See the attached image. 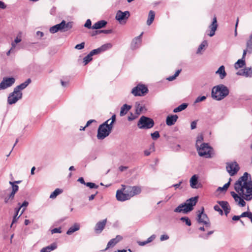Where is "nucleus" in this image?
<instances>
[{
	"mask_svg": "<svg viewBox=\"0 0 252 252\" xmlns=\"http://www.w3.org/2000/svg\"><path fill=\"white\" fill-rule=\"evenodd\" d=\"M234 189L241 196L238 201V204L244 207L246 202L244 199L250 201L252 199V181L251 175L245 172L234 184Z\"/></svg>",
	"mask_w": 252,
	"mask_h": 252,
	"instance_id": "nucleus-1",
	"label": "nucleus"
},
{
	"mask_svg": "<svg viewBox=\"0 0 252 252\" xmlns=\"http://www.w3.org/2000/svg\"><path fill=\"white\" fill-rule=\"evenodd\" d=\"M229 93L228 88L224 85L220 84L213 88L211 94L214 99L221 100L227 96Z\"/></svg>",
	"mask_w": 252,
	"mask_h": 252,
	"instance_id": "nucleus-2",
	"label": "nucleus"
},
{
	"mask_svg": "<svg viewBox=\"0 0 252 252\" xmlns=\"http://www.w3.org/2000/svg\"><path fill=\"white\" fill-rule=\"evenodd\" d=\"M197 201V197H191L188 199L184 204L179 205L174 210V212L187 214L193 210V207L196 205Z\"/></svg>",
	"mask_w": 252,
	"mask_h": 252,
	"instance_id": "nucleus-3",
	"label": "nucleus"
},
{
	"mask_svg": "<svg viewBox=\"0 0 252 252\" xmlns=\"http://www.w3.org/2000/svg\"><path fill=\"white\" fill-rule=\"evenodd\" d=\"M197 151L200 157L210 158L213 152L212 148L208 144L203 143L196 147Z\"/></svg>",
	"mask_w": 252,
	"mask_h": 252,
	"instance_id": "nucleus-4",
	"label": "nucleus"
},
{
	"mask_svg": "<svg viewBox=\"0 0 252 252\" xmlns=\"http://www.w3.org/2000/svg\"><path fill=\"white\" fill-rule=\"evenodd\" d=\"M71 28V23L68 22L66 23L65 21L63 20L61 23L51 27L49 29V32L52 33H56L59 31L66 32Z\"/></svg>",
	"mask_w": 252,
	"mask_h": 252,
	"instance_id": "nucleus-5",
	"label": "nucleus"
},
{
	"mask_svg": "<svg viewBox=\"0 0 252 252\" xmlns=\"http://www.w3.org/2000/svg\"><path fill=\"white\" fill-rule=\"evenodd\" d=\"M154 124L152 119L142 116L137 123V126L140 129H150L154 126Z\"/></svg>",
	"mask_w": 252,
	"mask_h": 252,
	"instance_id": "nucleus-6",
	"label": "nucleus"
},
{
	"mask_svg": "<svg viewBox=\"0 0 252 252\" xmlns=\"http://www.w3.org/2000/svg\"><path fill=\"white\" fill-rule=\"evenodd\" d=\"M112 130L111 126L108 127L105 124L100 125L97 129V139L99 140L104 139L110 134Z\"/></svg>",
	"mask_w": 252,
	"mask_h": 252,
	"instance_id": "nucleus-7",
	"label": "nucleus"
},
{
	"mask_svg": "<svg viewBox=\"0 0 252 252\" xmlns=\"http://www.w3.org/2000/svg\"><path fill=\"white\" fill-rule=\"evenodd\" d=\"M197 220L198 223L204 224L206 227L209 228L211 226V223L209 218H208L207 215L204 213L203 207L201 208V211H198Z\"/></svg>",
	"mask_w": 252,
	"mask_h": 252,
	"instance_id": "nucleus-8",
	"label": "nucleus"
},
{
	"mask_svg": "<svg viewBox=\"0 0 252 252\" xmlns=\"http://www.w3.org/2000/svg\"><path fill=\"white\" fill-rule=\"evenodd\" d=\"M148 91L147 88L145 85L139 84L132 89L131 93L134 96H142L147 93Z\"/></svg>",
	"mask_w": 252,
	"mask_h": 252,
	"instance_id": "nucleus-9",
	"label": "nucleus"
},
{
	"mask_svg": "<svg viewBox=\"0 0 252 252\" xmlns=\"http://www.w3.org/2000/svg\"><path fill=\"white\" fill-rule=\"evenodd\" d=\"M22 97V93L21 92H16L14 90L13 92L10 94L7 98V102L9 104L15 103L18 100Z\"/></svg>",
	"mask_w": 252,
	"mask_h": 252,
	"instance_id": "nucleus-10",
	"label": "nucleus"
},
{
	"mask_svg": "<svg viewBox=\"0 0 252 252\" xmlns=\"http://www.w3.org/2000/svg\"><path fill=\"white\" fill-rule=\"evenodd\" d=\"M122 189L120 190H118L116 192V197L118 200L120 201H125L130 199L128 194L126 192V188L125 185H122Z\"/></svg>",
	"mask_w": 252,
	"mask_h": 252,
	"instance_id": "nucleus-11",
	"label": "nucleus"
},
{
	"mask_svg": "<svg viewBox=\"0 0 252 252\" xmlns=\"http://www.w3.org/2000/svg\"><path fill=\"white\" fill-rule=\"evenodd\" d=\"M239 169L238 164L235 161L227 164L226 170L231 176L235 175L238 172Z\"/></svg>",
	"mask_w": 252,
	"mask_h": 252,
	"instance_id": "nucleus-12",
	"label": "nucleus"
},
{
	"mask_svg": "<svg viewBox=\"0 0 252 252\" xmlns=\"http://www.w3.org/2000/svg\"><path fill=\"white\" fill-rule=\"evenodd\" d=\"M15 81V79L13 77H4L0 83V90L5 89L11 86Z\"/></svg>",
	"mask_w": 252,
	"mask_h": 252,
	"instance_id": "nucleus-13",
	"label": "nucleus"
},
{
	"mask_svg": "<svg viewBox=\"0 0 252 252\" xmlns=\"http://www.w3.org/2000/svg\"><path fill=\"white\" fill-rule=\"evenodd\" d=\"M126 192L128 194V196L130 199L132 197L140 194L141 192V189L139 186H129L126 188Z\"/></svg>",
	"mask_w": 252,
	"mask_h": 252,
	"instance_id": "nucleus-14",
	"label": "nucleus"
},
{
	"mask_svg": "<svg viewBox=\"0 0 252 252\" xmlns=\"http://www.w3.org/2000/svg\"><path fill=\"white\" fill-rule=\"evenodd\" d=\"M129 16L130 13L129 11H126L125 12H122L121 10H119L116 13L115 18L120 23H122L123 21L126 20Z\"/></svg>",
	"mask_w": 252,
	"mask_h": 252,
	"instance_id": "nucleus-15",
	"label": "nucleus"
},
{
	"mask_svg": "<svg viewBox=\"0 0 252 252\" xmlns=\"http://www.w3.org/2000/svg\"><path fill=\"white\" fill-rule=\"evenodd\" d=\"M107 222V219H105L103 220L98 221L95 225L94 230L96 233H101L104 228Z\"/></svg>",
	"mask_w": 252,
	"mask_h": 252,
	"instance_id": "nucleus-16",
	"label": "nucleus"
},
{
	"mask_svg": "<svg viewBox=\"0 0 252 252\" xmlns=\"http://www.w3.org/2000/svg\"><path fill=\"white\" fill-rule=\"evenodd\" d=\"M237 74L244 76L246 77H251L252 76V68L246 67L243 69L239 70L237 73Z\"/></svg>",
	"mask_w": 252,
	"mask_h": 252,
	"instance_id": "nucleus-17",
	"label": "nucleus"
},
{
	"mask_svg": "<svg viewBox=\"0 0 252 252\" xmlns=\"http://www.w3.org/2000/svg\"><path fill=\"white\" fill-rule=\"evenodd\" d=\"M143 32H142L141 34L135 38H134L131 44V47L132 49H136L139 47L141 43V36Z\"/></svg>",
	"mask_w": 252,
	"mask_h": 252,
	"instance_id": "nucleus-18",
	"label": "nucleus"
},
{
	"mask_svg": "<svg viewBox=\"0 0 252 252\" xmlns=\"http://www.w3.org/2000/svg\"><path fill=\"white\" fill-rule=\"evenodd\" d=\"M218 27L217 20L216 17L213 18L212 24L209 26V28L210 29V32L208 34L210 36H213L215 34V32Z\"/></svg>",
	"mask_w": 252,
	"mask_h": 252,
	"instance_id": "nucleus-19",
	"label": "nucleus"
},
{
	"mask_svg": "<svg viewBox=\"0 0 252 252\" xmlns=\"http://www.w3.org/2000/svg\"><path fill=\"white\" fill-rule=\"evenodd\" d=\"M178 117L177 115L168 116L166 120V124L168 126H171L175 124L178 120Z\"/></svg>",
	"mask_w": 252,
	"mask_h": 252,
	"instance_id": "nucleus-20",
	"label": "nucleus"
},
{
	"mask_svg": "<svg viewBox=\"0 0 252 252\" xmlns=\"http://www.w3.org/2000/svg\"><path fill=\"white\" fill-rule=\"evenodd\" d=\"M122 237L120 235H117L116 238L112 239L107 244L106 250L108 248L113 247L117 243L122 239Z\"/></svg>",
	"mask_w": 252,
	"mask_h": 252,
	"instance_id": "nucleus-21",
	"label": "nucleus"
},
{
	"mask_svg": "<svg viewBox=\"0 0 252 252\" xmlns=\"http://www.w3.org/2000/svg\"><path fill=\"white\" fill-rule=\"evenodd\" d=\"M218 203L220 205V206H221V208L223 209L225 215H227L230 212V208L228 203L227 201H218Z\"/></svg>",
	"mask_w": 252,
	"mask_h": 252,
	"instance_id": "nucleus-22",
	"label": "nucleus"
},
{
	"mask_svg": "<svg viewBox=\"0 0 252 252\" xmlns=\"http://www.w3.org/2000/svg\"><path fill=\"white\" fill-rule=\"evenodd\" d=\"M31 82V79L29 78L25 82L15 87L14 90L16 92H21V91L26 88Z\"/></svg>",
	"mask_w": 252,
	"mask_h": 252,
	"instance_id": "nucleus-23",
	"label": "nucleus"
},
{
	"mask_svg": "<svg viewBox=\"0 0 252 252\" xmlns=\"http://www.w3.org/2000/svg\"><path fill=\"white\" fill-rule=\"evenodd\" d=\"M135 108V113L137 115L141 113H145L147 110L144 105L138 103H136Z\"/></svg>",
	"mask_w": 252,
	"mask_h": 252,
	"instance_id": "nucleus-24",
	"label": "nucleus"
},
{
	"mask_svg": "<svg viewBox=\"0 0 252 252\" xmlns=\"http://www.w3.org/2000/svg\"><path fill=\"white\" fill-rule=\"evenodd\" d=\"M190 186L193 189H197L199 188L197 186L198 184V178L196 175H194L190 179Z\"/></svg>",
	"mask_w": 252,
	"mask_h": 252,
	"instance_id": "nucleus-25",
	"label": "nucleus"
},
{
	"mask_svg": "<svg viewBox=\"0 0 252 252\" xmlns=\"http://www.w3.org/2000/svg\"><path fill=\"white\" fill-rule=\"evenodd\" d=\"M80 227V224L78 223H75L71 226L66 232L67 235H71L74 232L79 230Z\"/></svg>",
	"mask_w": 252,
	"mask_h": 252,
	"instance_id": "nucleus-26",
	"label": "nucleus"
},
{
	"mask_svg": "<svg viewBox=\"0 0 252 252\" xmlns=\"http://www.w3.org/2000/svg\"><path fill=\"white\" fill-rule=\"evenodd\" d=\"M107 24V22L104 20L99 21L93 25V29H99L104 27Z\"/></svg>",
	"mask_w": 252,
	"mask_h": 252,
	"instance_id": "nucleus-27",
	"label": "nucleus"
},
{
	"mask_svg": "<svg viewBox=\"0 0 252 252\" xmlns=\"http://www.w3.org/2000/svg\"><path fill=\"white\" fill-rule=\"evenodd\" d=\"M216 73L219 75L220 78L221 79L224 78L226 75L224 66L223 65L220 66L216 72Z\"/></svg>",
	"mask_w": 252,
	"mask_h": 252,
	"instance_id": "nucleus-28",
	"label": "nucleus"
},
{
	"mask_svg": "<svg viewBox=\"0 0 252 252\" xmlns=\"http://www.w3.org/2000/svg\"><path fill=\"white\" fill-rule=\"evenodd\" d=\"M57 248L56 243H53L51 245L43 248L40 252H51V251L55 250Z\"/></svg>",
	"mask_w": 252,
	"mask_h": 252,
	"instance_id": "nucleus-29",
	"label": "nucleus"
},
{
	"mask_svg": "<svg viewBox=\"0 0 252 252\" xmlns=\"http://www.w3.org/2000/svg\"><path fill=\"white\" fill-rule=\"evenodd\" d=\"M1 197L4 199L5 204L11 203L14 198L13 194L10 193L7 195H2Z\"/></svg>",
	"mask_w": 252,
	"mask_h": 252,
	"instance_id": "nucleus-30",
	"label": "nucleus"
},
{
	"mask_svg": "<svg viewBox=\"0 0 252 252\" xmlns=\"http://www.w3.org/2000/svg\"><path fill=\"white\" fill-rule=\"evenodd\" d=\"M131 106L127 105L126 104H124L121 108L120 115L121 116H123L125 115L127 112L130 109Z\"/></svg>",
	"mask_w": 252,
	"mask_h": 252,
	"instance_id": "nucleus-31",
	"label": "nucleus"
},
{
	"mask_svg": "<svg viewBox=\"0 0 252 252\" xmlns=\"http://www.w3.org/2000/svg\"><path fill=\"white\" fill-rule=\"evenodd\" d=\"M155 12L152 10H150L149 13L148 19L147 21V24L149 26L153 23L155 18Z\"/></svg>",
	"mask_w": 252,
	"mask_h": 252,
	"instance_id": "nucleus-32",
	"label": "nucleus"
},
{
	"mask_svg": "<svg viewBox=\"0 0 252 252\" xmlns=\"http://www.w3.org/2000/svg\"><path fill=\"white\" fill-rule=\"evenodd\" d=\"M245 65V60L241 59L238 60L234 64V67L236 69H238L243 67Z\"/></svg>",
	"mask_w": 252,
	"mask_h": 252,
	"instance_id": "nucleus-33",
	"label": "nucleus"
},
{
	"mask_svg": "<svg viewBox=\"0 0 252 252\" xmlns=\"http://www.w3.org/2000/svg\"><path fill=\"white\" fill-rule=\"evenodd\" d=\"M28 204H29V203L27 201H24V202L21 205H20V203L18 204V205H19V207L17 209V213H19L20 210L22 208H23V210L21 211V212L20 214V216H21L23 213V212L25 211L26 208L28 206Z\"/></svg>",
	"mask_w": 252,
	"mask_h": 252,
	"instance_id": "nucleus-34",
	"label": "nucleus"
},
{
	"mask_svg": "<svg viewBox=\"0 0 252 252\" xmlns=\"http://www.w3.org/2000/svg\"><path fill=\"white\" fill-rule=\"evenodd\" d=\"M187 107H188V104L187 103H183V104L180 105L177 107L175 108L173 110V112L174 113H177L179 112H181V111L185 110V109H186Z\"/></svg>",
	"mask_w": 252,
	"mask_h": 252,
	"instance_id": "nucleus-35",
	"label": "nucleus"
},
{
	"mask_svg": "<svg viewBox=\"0 0 252 252\" xmlns=\"http://www.w3.org/2000/svg\"><path fill=\"white\" fill-rule=\"evenodd\" d=\"M112 47V44L110 43H106L102 45L99 47L100 51L101 52L106 51Z\"/></svg>",
	"mask_w": 252,
	"mask_h": 252,
	"instance_id": "nucleus-36",
	"label": "nucleus"
},
{
	"mask_svg": "<svg viewBox=\"0 0 252 252\" xmlns=\"http://www.w3.org/2000/svg\"><path fill=\"white\" fill-rule=\"evenodd\" d=\"M62 192V190L60 189H56L50 195V198L52 199L55 198L57 195Z\"/></svg>",
	"mask_w": 252,
	"mask_h": 252,
	"instance_id": "nucleus-37",
	"label": "nucleus"
},
{
	"mask_svg": "<svg viewBox=\"0 0 252 252\" xmlns=\"http://www.w3.org/2000/svg\"><path fill=\"white\" fill-rule=\"evenodd\" d=\"M208 45L207 41L206 40H204L201 44L199 45L197 51V54H199L201 53V50H202L205 47L207 46Z\"/></svg>",
	"mask_w": 252,
	"mask_h": 252,
	"instance_id": "nucleus-38",
	"label": "nucleus"
},
{
	"mask_svg": "<svg viewBox=\"0 0 252 252\" xmlns=\"http://www.w3.org/2000/svg\"><path fill=\"white\" fill-rule=\"evenodd\" d=\"M22 39L21 36H17L14 39V41L11 43V48L14 49L16 47L17 44L19 43L21 41Z\"/></svg>",
	"mask_w": 252,
	"mask_h": 252,
	"instance_id": "nucleus-39",
	"label": "nucleus"
},
{
	"mask_svg": "<svg viewBox=\"0 0 252 252\" xmlns=\"http://www.w3.org/2000/svg\"><path fill=\"white\" fill-rule=\"evenodd\" d=\"M9 184L12 185V191L10 193L13 194L15 196L16 192L18 190L19 187L14 184V183L10 182Z\"/></svg>",
	"mask_w": 252,
	"mask_h": 252,
	"instance_id": "nucleus-40",
	"label": "nucleus"
},
{
	"mask_svg": "<svg viewBox=\"0 0 252 252\" xmlns=\"http://www.w3.org/2000/svg\"><path fill=\"white\" fill-rule=\"evenodd\" d=\"M231 180V178H230L229 182L228 183H226L222 187H219L217 190L218 191H226L230 185V183Z\"/></svg>",
	"mask_w": 252,
	"mask_h": 252,
	"instance_id": "nucleus-41",
	"label": "nucleus"
},
{
	"mask_svg": "<svg viewBox=\"0 0 252 252\" xmlns=\"http://www.w3.org/2000/svg\"><path fill=\"white\" fill-rule=\"evenodd\" d=\"M181 71V69H179V70H177L176 72H175V73L174 74V75L169 76V77H168L167 78V79L169 81H172L174 80L179 75V74H180Z\"/></svg>",
	"mask_w": 252,
	"mask_h": 252,
	"instance_id": "nucleus-42",
	"label": "nucleus"
},
{
	"mask_svg": "<svg viewBox=\"0 0 252 252\" xmlns=\"http://www.w3.org/2000/svg\"><path fill=\"white\" fill-rule=\"evenodd\" d=\"M92 55H91V53H90L87 56L84 57L83 59L84 60V63H85V65H86L87 63H88L90 61L92 60Z\"/></svg>",
	"mask_w": 252,
	"mask_h": 252,
	"instance_id": "nucleus-43",
	"label": "nucleus"
},
{
	"mask_svg": "<svg viewBox=\"0 0 252 252\" xmlns=\"http://www.w3.org/2000/svg\"><path fill=\"white\" fill-rule=\"evenodd\" d=\"M180 220L183 222H185L188 226H190L191 224L190 220L187 217H182Z\"/></svg>",
	"mask_w": 252,
	"mask_h": 252,
	"instance_id": "nucleus-44",
	"label": "nucleus"
},
{
	"mask_svg": "<svg viewBox=\"0 0 252 252\" xmlns=\"http://www.w3.org/2000/svg\"><path fill=\"white\" fill-rule=\"evenodd\" d=\"M214 233V231H210L207 234H201L199 237L204 239H207L209 236L212 234Z\"/></svg>",
	"mask_w": 252,
	"mask_h": 252,
	"instance_id": "nucleus-45",
	"label": "nucleus"
},
{
	"mask_svg": "<svg viewBox=\"0 0 252 252\" xmlns=\"http://www.w3.org/2000/svg\"><path fill=\"white\" fill-rule=\"evenodd\" d=\"M203 137L202 135H199L197 136L196 141V147L198 146H200L199 144L200 145L201 144H202L201 142L203 141Z\"/></svg>",
	"mask_w": 252,
	"mask_h": 252,
	"instance_id": "nucleus-46",
	"label": "nucleus"
},
{
	"mask_svg": "<svg viewBox=\"0 0 252 252\" xmlns=\"http://www.w3.org/2000/svg\"><path fill=\"white\" fill-rule=\"evenodd\" d=\"M85 185L89 187L90 189H97L98 186L95 185L94 183L88 182L85 184Z\"/></svg>",
	"mask_w": 252,
	"mask_h": 252,
	"instance_id": "nucleus-47",
	"label": "nucleus"
},
{
	"mask_svg": "<svg viewBox=\"0 0 252 252\" xmlns=\"http://www.w3.org/2000/svg\"><path fill=\"white\" fill-rule=\"evenodd\" d=\"M151 135L153 140H156L160 136L159 132L158 131H156L154 133H152Z\"/></svg>",
	"mask_w": 252,
	"mask_h": 252,
	"instance_id": "nucleus-48",
	"label": "nucleus"
},
{
	"mask_svg": "<svg viewBox=\"0 0 252 252\" xmlns=\"http://www.w3.org/2000/svg\"><path fill=\"white\" fill-rule=\"evenodd\" d=\"M206 99V96H198L196 98V99L194 101V103H199L200 102L204 101Z\"/></svg>",
	"mask_w": 252,
	"mask_h": 252,
	"instance_id": "nucleus-49",
	"label": "nucleus"
},
{
	"mask_svg": "<svg viewBox=\"0 0 252 252\" xmlns=\"http://www.w3.org/2000/svg\"><path fill=\"white\" fill-rule=\"evenodd\" d=\"M252 215V213L251 212H248V211L244 212L241 214V215H240V217L241 218L247 217L249 218L250 217V216Z\"/></svg>",
	"mask_w": 252,
	"mask_h": 252,
	"instance_id": "nucleus-50",
	"label": "nucleus"
},
{
	"mask_svg": "<svg viewBox=\"0 0 252 252\" xmlns=\"http://www.w3.org/2000/svg\"><path fill=\"white\" fill-rule=\"evenodd\" d=\"M100 53H101V52L100 51L99 48L94 49L90 52L91 55L92 56L100 54Z\"/></svg>",
	"mask_w": 252,
	"mask_h": 252,
	"instance_id": "nucleus-51",
	"label": "nucleus"
},
{
	"mask_svg": "<svg viewBox=\"0 0 252 252\" xmlns=\"http://www.w3.org/2000/svg\"><path fill=\"white\" fill-rule=\"evenodd\" d=\"M214 209L215 211L218 212L219 214L221 215H223V211L220 208V206L216 205L214 206Z\"/></svg>",
	"mask_w": 252,
	"mask_h": 252,
	"instance_id": "nucleus-52",
	"label": "nucleus"
},
{
	"mask_svg": "<svg viewBox=\"0 0 252 252\" xmlns=\"http://www.w3.org/2000/svg\"><path fill=\"white\" fill-rule=\"evenodd\" d=\"M84 46H85V42H83L80 44H77L75 46V49H76L77 50H81V49H83L84 48Z\"/></svg>",
	"mask_w": 252,
	"mask_h": 252,
	"instance_id": "nucleus-53",
	"label": "nucleus"
},
{
	"mask_svg": "<svg viewBox=\"0 0 252 252\" xmlns=\"http://www.w3.org/2000/svg\"><path fill=\"white\" fill-rule=\"evenodd\" d=\"M247 47L248 49H252V39L250 36L249 40L247 42Z\"/></svg>",
	"mask_w": 252,
	"mask_h": 252,
	"instance_id": "nucleus-54",
	"label": "nucleus"
},
{
	"mask_svg": "<svg viewBox=\"0 0 252 252\" xmlns=\"http://www.w3.org/2000/svg\"><path fill=\"white\" fill-rule=\"evenodd\" d=\"M18 213H17V210H16V214L15 215V216H14L13 217V220H12V224H11L10 225V227L12 226V224L15 223V222L17 221L18 219L19 218V217L20 216L19 215V216L17 217L18 216Z\"/></svg>",
	"mask_w": 252,
	"mask_h": 252,
	"instance_id": "nucleus-55",
	"label": "nucleus"
},
{
	"mask_svg": "<svg viewBox=\"0 0 252 252\" xmlns=\"http://www.w3.org/2000/svg\"><path fill=\"white\" fill-rule=\"evenodd\" d=\"M91 25H92L91 21L90 19H88L86 21V23L84 25V26L88 29H91Z\"/></svg>",
	"mask_w": 252,
	"mask_h": 252,
	"instance_id": "nucleus-56",
	"label": "nucleus"
},
{
	"mask_svg": "<svg viewBox=\"0 0 252 252\" xmlns=\"http://www.w3.org/2000/svg\"><path fill=\"white\" fill-rule=\"evenodd\" d=\"M61 232H62V231H61V228H55L51 230L52 234L56 233H61Z\"/></svg>",
	"mask_w": 252,
	"mask_h": 252,
	"instance_id": "nucleus-57",
	"label": "nucleus"
},
{
	"mask_svg": "<svg viewBox=\"0 0 252 252\" xmlns=\"http://www.w3.org/2000/svg\"><path fill=\"white\" fill-rule=\"evenodd\" d=\"M138 115H137L136 113L135 115H133L132 114H131L130 116H128V120L129 121H132L134 119H135Z\"/></svg>",
	"mask_w": 252,
	"mask_h": 252,
	"instance_id": "nucleus-58",
	"label": "nucleus"
},
{
	"mask_svg": "<svg viewBox=\"0 0 252 252\" xmlns=\"http://www.w3.org/2000/svg\"><path fill=\"white\" fill-rule=\"evenodd\" d=\"M155 238H156V235H152L151 236H150L149 238H148V239L146 241L147 243H149L152 242Z\"/></svg>",
	"mask_w": 252,
	"mask_h": 252,
	"instance_id": "nucleus-59",
	"label": "nucleus"
},
{
	"mask_svg": "<svg viewBox=\"0 0 252 252\" xmlns=\"http://www.w3.org/2000/svg\"><path fill=\"white\" fill-rule=\"evenodd\" d=\"M168 239H169V236L167 235H162L160 238V240L161 241L167 240Z\"/></svg>",
	"mask_w": 252,
	"mask_h": 252,
	"instance_id": "nucleus-60",
	"label": "nucleus"
},
{
	"mask_svg": "<svg viewBox=\"0 0 252 252\" xmlns=\"http://www.w3.org/2000/svg\"><path fill=\"white\" fill-rule=\"evenodd\" d=\"M99 33H104L105 34H109L112 32L111 30H101L99 31Z\"/></svg>",
	"mask_w": 252,
	"mask_h": 252,
	"instance_id": "nucleus-61",
	"label": "nucleus"
},
{
	"mask_svg": "<svg viewBox=\"0 0 252 252\" xmlns=\"http://www.w3.org/2000/svg\"><path fill=\"white\" fill-rule=\"evenodd\" d=\"M110 119H111V121H110L111 122H110L109 125L111 126V125H113V123L116 121V115H112L111 118Z\"/></svg>",
	"mask_w": 252,
	"mask_h": 252,
	"instance_id": "nucleus-62",
	"label": "nucleus"
},
{
	"mask_svg": "<svg viewBox=\"0 0 252 252\" xmlns=\"http://www.w3.org/2000/svg\"><path fill=\"white\" fill-rule=\"evenodd\" d=\"M191 129H195L196 127V121H193L191 123Z\"/></svg>",
	"mask_w": 252,
	"mask_h": 252,
	"instance_id": "nucleus-63",
	"label": "nucleus"
},
{
	"mask_svg": "<svg viewBox=\"0 0 252 252\" xmlns=\"http://www.w3.org/2000/svg\"><path fill=\"white\" fill-rule=\"evenodd\" d=\"M241 218V217H240V216H234L232 217V219L233 220H240Z\"/></svg>",
	"mask_w": 252,
	"mask_h": 252,
	"instance_id": "nucleus-64",
	"label": "nucleus"
}]
</instances>
